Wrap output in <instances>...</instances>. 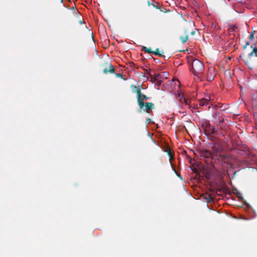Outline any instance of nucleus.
<instances>
[{
    "mask_svg": "<svg viewBox=\"0 0 257 257\" xmlns=\"http://www.w3.org/2000/svg\"><path fill=\"white\" fill-rule=\"evenodd\" d=\"M202 155L206 158H213V154L208 150H204L202 152Z\"/></svg>",
    "mask_w": 257,
    "mask_h": 257,
    "instance_id": "9",
    "label": "nucleus"
},
{
    "mask_svg": "<svg viewBox=\"0 0 257 257\" xmlns=\"http://www.w3.org/2000/svg\"><path fill=\"white\" fill-rule=\"evenodd\" d=\"M151 120V118H148L147 119V122H149Z\"/></svg>",
    "mask_w": 257,
    "mask_h": 257,
    "instance_id": "26",
    "label": "nucleus"
},
{
    "mask_svg": "<svg viewBox=\"0 0 257 257\" xmlns=\"http://www.w3.org/2000/svg\"><path fill=\"white\" fill-rule=\"evenodd\" d=\"M161 57H163L165 60H167L168 59V57L167 58L164 55H163Z\"/></svg>",
    "mask_w": 257,
    "mask_h": 257,
    "instance_id": "25",
    "label": "nucleus"
},
{
    "mask_svg": "<svg viewBox=\"0 0 257 257\" xmlns=\"http://www.w3.org/2000/svg\"><path fill=\"white\" fill-rule=\"evenodd\" d=\"M183 102L186 104V105H190V101L186 99L185 98L183 97Z\"/></svg>",
    "mask_w": 257,
    "mask_h": 257,
    "instance_id": "19",
    "label": "nucleus"
},
{
    "mask_svg": "<svg viewBox=\"0 0 257 257\" xmlns=\"http://www.w3.org/2000/svg\"><path fill=\"white\" fill-rule=\"evenodd\" d=\"M236 29L237 27L235 26H230L228 29V31L230 33L233 32H234Z\"/></svg>",
    "mask_w": 257,
    "mask_h": 257,
    "instance_id": "17",
    "label": "nucleus"
},
{
    "mask_svg": "<svg viewBox=\"0 0 257 257\" xmlns=\"http://www.w3.org/2000/svg\"><path fill=\"white\" fill-rule=\"evenodd\" d=\"M211 105V98L210 96H206L203 98L199 100V105L201 106H205L209 105Z\"/></svg>",
    "mask_w": 257,
    "mask_h": 257,
    "instance_id": "7",
    "label": "nucleus"
},
{
    "mask_svg": "<svg viewBox=\"0 0 257 257\" xmlns=\"http://www.w3.org/2000/svg\"><path fill=\"white\" fill-rule=\"evenodd\" d=\"M249 45V42L247 41L244 46V49H246V47Z\"/></svg>",
    "mask_w": 257,
    "mask_h": 257,
    "instance_id": "22",
    "label": "nucleus"
},
{
    "mask_svg": "<svg viewBox=\"0 0 257 257\" xmlns=\"http://www.w3.org/2000/svg\"><path fill=\"white\" fill-rule=\"evenodd\" d=\"M197 172H198V171H197V170H196V169H195V170H194V173H197Z\"/></svg>",
    "mask_w": 257,
    "mask_h": 257,
    "instance_id": "27",
    "label": "nucleus"
},
{
    "mask_svg": "<svg viewBox=\"0 0 257 257\" xmlns=\"http://www.w3.org/2000/svg\"><path fill=\"white\" fill-rule=\"evenodd\" d=\"M148 99L149 97L143 94L141 92L139 91V95H137V101L140 107V110H142L144 107V101L147 100Z\"/></svg>",
    "mask_w": 257,
    "mask_h": 257,
    "instance_id": "4",
    "label": "nucleus"
},
{
    "mask_svg": "<svg viewBox=\"0 0 257 257\" xmlns=\"http://www.w3.org/2000/svg\"><path fill=\"white\" fill-rule=\"evenodd\" d=\"M218 152H219V150L218 149H216L215 148H212V153L213 154V158L214 156H217Z\"/></svg>",
    "mask_w": 257,
    "mask_h": 257,
    "instance_id": "16",
    "label": "nucleus"
},
{
    "mask_svg": "<svg viewBox=\"0 0 257 257\" xmlns=\"http://www.w3.org/2000/svg\"><path fill=\"white\" fill-rule=\"evenodd\" d=\"M145 74L149 75L150 77H151V76L152 75L150 74V72L151 71V69H145Z\"/></svg>",
    "mask_w": 257,
    "mask_h": 257,
    "instance_id": "21",
    "label": "nucleus"
},
{
    "mask_svg": "<svg viewBox=\"0 0 257 257\" xmlns=\"http://www.w3.org/2000/svg\"><path fill=\"white\" fill-rule=\"evenodd\" d=\"M132 88L133 91L136 93L137 95H139V91L141 92V89L138 86L132 85Z\"/></svg>",
    "mask_w": 257,
    "mask_h": 257,
    "instance_id": "12",
    "label": "nucleus"
},
{
    "mask_svg": "<svg viewBox=\"0 0 257 257\" xmlns=\"http://www.w3.org/2000/svg\"><path fill=\"white\" fill-rule=\"evenodd\" d=\"M102 67L103 73L105 74H107L108 72L113 73L115 72V69L110 63H105V65H103Z\"/></svg>",
    "mask_w": 257,
    "mask_h": 257,
    "instance_id": "5",
    "label": "nucleus"
},
{
    "mask_svg": "<svg viewBox=\"0 0 257 257\" xmlns=\"http://www.w3.org/2000/svg\"><path fill=\"white\" fill-rule=\"evenodd\" d=\"M202 127L204 130L205 134L206 135H211L215 133L214 128L211 126L209 121L208 120H204L202 123Z\"/></svg>",
    "mask_w": 257,
    "mask_h": 257,
    "instance_id": "2",
    "label": "nucleus"
},
{
    "mask_svg": "<svg viewBox=\"0 0 257 257\" xmlns=\"http://www.w3.org/2000/svg\"><path fill=\"white\" fill-rule=\"evenodd\" d=\"M255 33V31L253 30V31H252L251 32V33L249 35V39L250 40H252L254 38V34Z\"/></svg>",
    "mask_w": 257,
    "mask_h": 257,
    "instance_id": "18",
    "label": "nucleus"
},
{
    "mask_svg": "<svg viewBox=\"0 0 257 257\" xmlns=\"http://www.w3.org/2000/svg\"><path fill=\"white\" fill-rule=\"evenodd\" d=\"M222 157L223 159H225L226 156H225V155H222Z\"/></svg>",
    "mask_w": 257,
    "mask_h": 257,
    "instance_id": "28",
    "label": "nucleus"
},
{
    "mask_svg": "<svg viewBox=\"0 0 257 257\" xmlns=\"http://www.w3.org/2000/svg\"><path fill=\"white\" fill-rule=\"evenodd\" d=\"M185 35L184 36H181L180 37V40L182 44H184L185 42H186L188 41L189 38V35L187 34V32L185 31Z\"/></svg>",
    "mask_w": 257,
    "mask_h": 257,
    "instance_id": "11",
    "label": "nucleus"
},
{
    "mask_svg": "<svg viewBox=\"0 0 257 257\" xmlns=\"http://www.w3.org/2000/svg\"><path fill=\"white\" fill-rule=\"evenodd\" d=\"M188 62L191 65V71L195 75L203 73L204 67L201 61L190 57L188 58Z\"/></svg>",
    "mask_w": 257,
    "mask_h": 257,
    "instance_id": "1",
    "label": "nucleus"
},
{
    "mask_svg": "<svg viewBox=\"0 0 257 257\" xmlns=\"http://www.w3.org/2000/svg\"><path fill=\"white\" fill-rule=\"evenodd\" d=\"M142 50L145 52H146V53H148L149 54H152V50L151 48H147L146 47H145V46H143L142 47Z\"/></svg>",
    "mask_w": 257,
    "mask_h": 257,
    "instance_id": "14",
    "label": "nucleus"
},
{
    "mask_svg": "<svg viewBox=\"0 0 257 257\" xmlns=\"http://www.w3.org/2000/svg\"><path fill=\"white\" fill-rule=\"evenodd\" d=\"M251 48L252 49V51L248 54V57H245L244 55L240 56V58L243 60L246 65L248 66H249L250 64V58L253 55V54H254V55L257 57V48L253 47V46H251Z\"/></svg>",
    "mask_w": 257,
    "mask_h": 257,
    "instance_id": "3",
    "label": "nucleus"
},
{
    "mask_svg": "<svg viewBox=\"0 0 257 257\" xmlns=\"http://www.w3.org/2000/svg\"><path fill=\"white\" fill-rule=\"evenodd\" d=\"M166 152L167 153L168 156L170 157V159L171 160L173 159V154L172 153L171 150L169 147L167 148L166 149Z\"/></svg>",
    "mask_w": 257,
    "mask_h": 257,
    "instance_id": "15",
    "label": "nucleus"
},
{
    "mask_svg": "<svg viewBox=\"0 0 257 257\" xmlns=\"http://www.w3.org/2000/svg\"><path fill=\"white\" fill-rule=\"evenodd\" d=\"M205 199L207 200V202L208 203L210 202L212 200V198L209 195H207V197H205Z\"/></svg>",
    "mask_w": 257,
    "mask_h": 257,
    "instance_id": "20",
    "label": "nucleus"
},
{
    "mask_svg": "<svg viewBox=\"0 0 257 257\" xmlns=\"http://www.w3.org/2000/svg\"><path fill=\"white\" fill-rule=\"evenodd\" d=\"M233 193L234 194H235H235H239V192H238L237 190V189H236L233 190Z\"/></svg>",
    "mask_w": 257,
    "mask_h": 257,
    "instance_id": "24",
    "label": "nucleus"
},
{
    "mask_svg": "<svg viewBox=\"0 0 257 257\" xmlns=\"http://www.w3.org/2000/svg\"><path fill=\"white\" fill-rule=\"evenodd\" d=\"M174 171H175V173H177V172H176V170H175V169H174Z\"/></svg>",
    "mask_w": 257,
    "mask_h": 257,
    "instance_id": "29",
    "label": "nucleus"
},
{
    "mask_svg": "<svg viewBox=\"0 0 257 257\" xmlns=\"http://www.w3.org/2000/svg\"><path fill=\"white\" fill-rule=\"evenodd\" d=\"M155 105L152 102H144V107L142 110L146 111L147 113H149L150 111L153 109H154Z\"/></svg>",
    "mask_w": 257,
    "mask_h": 257,
    "instance_id": "8",
    "label": "nucleus"
},
{
    "mask_svg": "<svg viewBox=\"0 0 257 257\" xmlns=\"http://www.w3.org/2000/svg\"><path fill=\"white\" fill-rule=\"evenodd\" d=\"M194 32H191V34L193 35L194 34Z\"/></svg>",
    "mask_w": 257,
    "mask_h": 257,
    "instance_id": "30",
    "label": "nucleus"
},
{
    "mask_svg": "<svg viewBox=\"0 0 257 257\" xmlns=\"http://www.w3.org/2000/svg\"><path fill=\"white\" fill-rule=\"evenodd\" d=\"M161 74H166V72H163L161 73H155L154 76H151V81L153 82H154L155 81L158 80L159 79V78L161 76Z\"/></svg>",
    "mask_w": 257,
    "mask_h": 257,
    "instance_id": "10",
    "label": "nucleus"
},
{
    "mask_svg": "<svg viewBox=\"0 0 257 257\" xmlns=\"http://www.w3.org/2000/svg\"><path fill=\"white\" fill-rule=\"evenodd\" d=\"M216 76V72L215 68L213 67H210L208 68L206 79L208 81H211L213 80L214 78Z\"/></svg>",
    "mask_w": 257,
    "mask_h": 257,
    "instance_id": "6",
    "label": "nucleus"
},
{
    "mask_svg": "<svg viewBox=\"0 0 257 257\" xmlns=\"http://www.w3.org/2000/svg\"><path fill=\"white\" fill-rule=\"evenodd\" d=\"M152 54L155 55H157V56H158L159 57H162V56H163V53H161L160 52H159V49L158 48H157L155 51H152Z\"/></svg>",
    "mask_w": 257,
    "mask_h": 257,
    "instance_id": "13",
    "label": "nucleus"
},
{
    "mask_svg": "<svg viewBox=\"0 0 257 257\" xmlns=\"http://www.w3.org/2000/svg\"><path fill=\"white\" fill-rule=\"evenodd\" d=\"M116 76L120 78H122L123 75L121 73H117L116 74Z\"/></svg>",
    "mask_w": 257,
    "mask_h": 257,
    "instance_id": "23",
    "label": "nucleus"
}]
</instances>
